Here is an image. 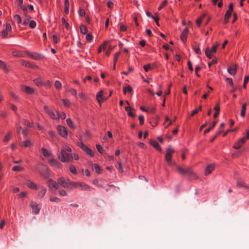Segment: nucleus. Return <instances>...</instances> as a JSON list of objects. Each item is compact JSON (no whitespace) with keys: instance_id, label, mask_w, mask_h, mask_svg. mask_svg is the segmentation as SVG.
I'll return each mask as SVG.
<instances>
[{"instance_id":"27","label":"nucleus","mask_w":249,"mask_h":249,"mask_svg":"<svg viewBox=\"0 0 249 249\" xmlns=\"http://www.w3.org/2000/svg\"><path fill=\"white\" fill-rule=\"evenodd\" d=\"M231 14L232 12L228 11L226 12L224 20V23H227L228 22H229V18L231 17Z\"/></svg>"},{"instance_id":"50","label":"nucleus","mask_w":249,"mask_h":249,"mask_svg":"<svg viewBox=\"0 0 249 249\" xmlns=\"http://www.w3.org/2000/svg\"><path fill=\"white\" fill-rule=\"evenodd\" d=\"M216 123V122H214L212 126H210L209 128L206 129L204 131V133L205 134L208 133L212 129H213Z\"/></svg>"},{"instance_id":"7","label":"nucleus","mask_w":249,"mask_h":249,"mask_svg":"<svg viewBox=\"0 0 249 249\" xmlns=\"http://www.w3.org/2000/svg\"><path fill=\"white\" fill-rule=\"evenodd\" d=\"M56 129L58 131L59 135L61 137H62L64 138H66L67 137V136H68L67 130L64 126L61 125H58L56 127Z\"/></svg>"},{"instance_id":"13","label":"nucleus","mask_w":249,"mask_h":249,"mask_svg":"<svg viewBox=\"0 0 249 249\" xmlns=\"http://www.w3.org/2000/svg\"><path fill=\"white\" fill-rule=\"evenodd\" d=\"M189 30L188 28H185L180 34V39L183 43H185L188 35Z\"/></svg>"},{"instance_id":"23","label":"nucleus","mask_w":249,"mask_h":249,"mask_svg":"<svg viewBox=\"0 0 249 249\" xmlns=\"http://www.w3.org/2000/svg\"><path fill=\"white\" fill-rule=\"evenodd\" d=\"M12 137V133L11 131H9L7 134H6L3 139V142L5 143H7L8 141L11 139Z\"/></svg>"},{"instance_id":"55","label":"nucleus","mask_w":249,"mask_h":249,"mask_svg":"<svg viewBox=\"0 0 249 249\" xmlns=\"http://www.w3.org/2000/svg\"><path fill=\"white\" fill-rule=\"evenodd\" d=\"M71 161L73 159L75 160H78L79 159V156L76 153L71 154Z\"/></svg>"},{"instance_id":"11","label":"nucleus","mask_w":249,"mask_h":249,"mask_svg":"<svg viewBox=\"0 0 249 249\" xmlns=\"http://www.w3.org/2000/svg\"><path fill=\"white\" fill-rule=\"evenodd\" d=\"M30 205L32 209V212L35 214L39 213L41 208L36 203L32 201L30 202Z\"/></svg>"},{"instance_id":"33","label":"nucleus","mask_w":249,"mask_h":249,"mask_svg":"<svg viewBox=\"0 0 249 249\" xmlns=\"http://www.w3.org/2000/svg\"><path fill=\"white\" fill-rule=\"evenodd\" d=\"M214 109L215 110V113L213 115V117L216 118L219 115L220 111V106L219 103L215 105L214 107Z\"/></svg>"},{"instance_id":"49","label":"nucleus","mask_w":249,"mask_h":249,"mask_svg":"<svg viewBox=\"0 0 249 249\" xmlns=\"http://www.w3.org/2000/svg\"><path fill=\"white\" fill-rule=\"evenodd\" d=\"M36 24L35 21L30 20L29 23V26L31 29H34L36 27Z\"/></svg>"},{"instance_id":"37","label":"nucleus","mask_w":249,"mask_h":249,"mask_svg":"<svg viewBox=\"0 0 249 249\" xmlns=\"http://www.w3.org/2000/svg\"><path fill=\"white\" fill-rule=\"evenodd\" d=\"M246 107H247V104L246 103L243 104L242 106V108H241L240 115L242 117H244L245 116L246 111Z\"/></svg>"},{"instance_id":"22","label":"nucleus","mask_w":249,"mask_h":249,"mask_svg":"<svg viewBox=\"0 0 249 249\" xmlns=\"http://www.w3.org/2000/svg\"><path fill=\"white\" fill-rule=\"evenodd\" d=\"M40 152L43 154V155L46 158L50 157L51 155V152L49 150L44 148H41L40 149Z\"/></svg>"},{"instance_id":"9","label":"nucleus","mask_w":249,"mask_h":249,"mask_svg":"<svg viewBox=\"0 0 249 249\" xmlns=\"http://www.w3.org/2000/svg\"><path fill=\"white\" fill-rule=\"evenodd\" d=\"M21 89L22 91L28 94H33L35 91L34 88L29 86L22 85Z\"/></svg>"},{"instance_id":"3","label":"nucleus","mask_w":249,"mask_h":249,"mask_svg":"<svg viewBox=\"0 0 249 249\" xmlns=\"http://www.w3.org/2000/svg\"><path fill=\"white\" fill-rule=\"evenodd\" d=\"M218 45L219 44L216 43L213 45L211 49H210L208 47L206 49L205 54L208 58L211 59L213 56V54L216 53Z\"/></svg>"},{"instance_id":"5","label":"nucleus","mask_w":249,"mask_h":249,"mask_svg":"<svg viewBox=\"0 0 249 249\" xmlns=\"http://www.w3.org/2000/svg\"><path fill=\"white\" fill-rule=\"evenodd\" d=\"M47 185L50 190H57L58 189V182L53 179H49L47 182Z\"/></svg>"},{"instance_id":"8","label":"nucleus","mask_w":249,"mask_h":249,"mask_svg":"<svg viewBox=\"0 0 249 249\" xmlns=\"http://www.w3.org/2000/svg\"><path fill=\"white\" fill-rule=\"evenodd\" d=\"M174 152V150L171 148H168L166 149L165 160L169 164H171L172 163V154Z\"/></svg>"},{"instance_id":"16","label":"nucleus","mask_w":249,"mask_h":249,"mask_svg":"<svg viewBox=\"0 0 249 249\" xmlns=\"http://www.w3.org/2000/svg\"><path fill=\"white\" fill-rule=\"evenodd\" d=\"M215 168V165L214 164H211L209 165L206 168L205 171V175L206 176L211 174L212 172L214 170Z\"/></svg>"},{"instance_id":"18","label":"nucleus","mask_w":249,"mask_h":249,"mask_svg":"<svg viewBox=\"0 0 249 249\" xmlns=\"http://www.w3.org/2000/svg\"><path fill=\"white\" fill-rule=\"evenodd\" d=\"M150 144L154 147L158 151H160L161 149L159 143L155 140H151L150 141Z\"/></svg>"},{"instance_id":"1","label":"nucleus","mask_w":249,"mask_h":249,"mask_svg":"<svg viewBox=\"0 0 249 249\" xmlns=\"http://www.w3.org/2000/svg\"><path fill=\"white\" fill-rule=\"evenodd\" d=\"M71 148L67 145L64 144L60 152L58 154L59 160L62 162H69L71 161Z\"/></svg>"},{"instance_id":"14","label":"nucleus","mask_w":249,"mask_h":249,"mask_svg":"<svg viewBox=\"0 0 249 249\" xmlns=\"http://www.w3.org/2000/svg\"><path fill=\"white\" fill-rule=\"evenodd\" d=\"M177 170L180 174H182V175L192 173V170L190 168L183 169L180 167H177Z\"/></svg>"},{"instance_id":"29","label":"nucleus","mask_w":249,"mask_h":249,"mask_svg":"<svg viewBox=\"0 0 249 249\" xmlns=\"http://www.w3.org/2000/svg\"><path fill=\"white\" fill-rule=\"evenodd\" d=\"M249 139V130H247L246 131V136L241 139H240L239 141L244 144V143L246 142L247 140Z\"/></svg>"},{"instance_id":"36","label":"nucleus","mask_w":249,"mask_h":249,"mask_svg":"<svg viewBox=\"0 0 249 249\" xmlns=\"http://www.w3.org/2000/svg\"><path fill=\"white\" fill-rule=\"evenodd\" d=\"M43 86L47 89H49L52 87V83L49 80H46L43 82Z\"/></svg>"},{"instance_id":"52","label":"nucleus","mask_w":249,"mask_h":249,"mask_svg":"<svg viewBox=\"0 0 249 249\" xmlns=\"http://www.w3.org/2000/svg\"><path fill=\"white\" fill-rule=\"evenodd\" d=\"M61 21L65 25V27L67 29H69L70 28V25H69V23L66 21V20L65 19V18H61Z\"/></svg>"},{"instance_id":"64","label":"nucleus","mask_w":249,"mask_h":249,"mask_svg":"<svg viewBox=\"0 0 249 249\" xmlns=\"http://www.w3.org/2000/svg\"><path fill=\"white\" fill-rule=\"evenodd\" d=\"M194 50L195 51L196 53H197L198 54H201V51H200V48H199V47L198 46H195L194 48Z\"/></svg>"},{"instance_id":"59","label":"nucleus","mask_w":249,"mask_h":249,"mask_svg":"<svg viewBox=\"0 0 249 249\" xmlns=\"http://www.w3.org/2000/svg\"><path fill=\"white\" fill-rule=\"evenodd\" d=\"M93 36L90 34H87L86 35V40L88 42H91L92 40Z\"/></svg>"},{"instance_id":"54","label":"nucleus","mask_w":249,"mask_h":249,"mask_svg":"<svg viewBox=\"0 0 249 249\" xmlns=\"http://www.w3.org/2000/svg\"><path fill=\"white\" fill-rule=\"evenodd\" d=\"M167 3V0H163L162 1V2L161 3V4H160V5L159 7L158 10H160L161 9H162L164 7H165L166 6Z\"/></svg>"},{"instance_id":"45","label":"nucleus","mask_w":249,"mask_h":249,"mask_svg":"<svg viewBox=\"0 0 249 249\" xmlns=\"http://www.w3.org/2000/svg\"><path fill=\"white\" fill-rule=\"evenodd\" d=\"M23 145L25 147H30L32 146V143L30 141L26 140L24 142Z\"/></svg>"},{"instance_id":"4","label":"nucleus","mask_w":249,"mask_h":249,"mask_svg":"<svg viewBox=\"0 0 249 249\" xmlns=\"http://www.w3.org/2000/svg\"><path fill=\"white\" fill-rule=\"evenodd\" d=\"M58 187L61 186L64 188H69V180L64 177H60L57 178Z\"/></svg>"},{"instance_id":"48","label":"nucleus","mask_w":249,"mask_h":249,"mask_svg":"<svg viewBox=\"0 0 249 249\" xmlns=\"http://www.w3.org/2000/svg\"><path fill=\"white\" fill-rule=\"evenodd\" d=\"M120 53H121L120 52H118L114 54V57H113V61L115 64H116L118 58Z\"/></svg>"},{"instance_id":"10","label":"nucleus","mask_w":249,"mask_h":249,"mask_svg":"<svg viewBox=\"0 0 249 249\" xmlns=\"http://www.w3.org/2000/svg\"><path fill=\"white\" fill-rule=\"evenodd\" d=\"M79 146L84 151L87 153V154L89 155L91 157L94 156V153L92 152V151L89 148L85 145L84 143H81Z\"/></svg>"},{"instance_id":"32","label":"nucleus","mask_w":249,"mask_h":249,"mask_svg":"<svg viewBox=\"0 0 249 249\" xmlns=\"http://www.w3.org/2000/svg\"><path fill=\"white\" fill-rule=\"evenodd\" d=\"M54 87L55 88V89L57 90H60L62 89V84L58 80L55 81L54 83Z\"/></svg>"},{"instance_id":"53","label":"nucleus","mask_w":249,"mask_h":249,"mask_svg":"<svg viewBox=\"0 0 249 249\" xmlns=\"http://www.w3.org/2000/svg\"><path fill=\"white\" fill-rule=\"evenodd\" d=\"M201 110V106L197 108L194 110L191 114V116H194L195 114H196L198 111Z\"/></svg>"},{"instance_id":"60","label":"nucleus","mask_w":249,"mask_h":249,"mask_svg":"<svg viewBox=\"0 0 249 249\" xmlns=\"http://www.w3.org/2000/svg\"><path fill=\"white\" fill-rule=\"evenodd\" d=\"M23 123L25 125H26V126H27L28 127H31V123L28 120H27L26 119H24L23 120Z\"/></svg>"},{"instance_id":"38","label":"nucleus","mask_w":249,"mask_h":249,"mask_svg":"<svg viewBox=\"0 0 249 249\" xmlns=\"http://www.w3.org/2000/svg\"><path fill=\"white\" fill-rule=\"evenodd\" d=\"M80 32L83 34H86L88 32V29L86 26L81 25L80 27Z\"/></svg>"},{"instance_id":"56","label":"nucleus","mask_w":249,"mask_h":249,"mask_svg":"<svg viewBox=\"0 0 249 249\" xmlns=\"http://www.w3.org/2000/svg\"><path fill=\"white\" fill-rule=\"evenodd\" d=\"M237 186L239 187H246L247 188L246 186H245V182L243 181H239L237 183Z\"/></svg>"},{"instance_id":"20","label":"nucleus","mask_w":249,"mask_h":249,"mask_svg":"<svg viewBox=\"0 0 249 249\" xmlns=\"http://www.w3.org/2000/svg\"><path fill=\"white\" fill-rule=\"evenodd\" d=\"M228 72L231 75H235L237 72L236 66L234 65L232 67H230L228 68Z\"/></svg>"},{"instance_id":"19","label":"nucleus","mask_w":249,"mask_h":249,"mask_svg":"<svg viewBox=\"0 0 249 249\" xmlns=\"http://www.w3.org/2000/svg\"><path fill=\"white\" fill-rule=\"evenodd\" d=\"M26 185L30 189L35 190H36L37 189L36 184L30 180L27 181Z\"/></svg>"},{"instance_id":"30","label":"nucleus","mask_w":249,"mask_h":249,"mask_svg":"<svg viewBox=\"0 0 249 249\" xmlns=\"http://www.w3.org/2000/svg\"><path fill=\"white\" fill-rule=\"evenodd\" d=\"M93 169L95 171V172L100 174L102 173V169L100 167V166L96 163H95L93 165Z\"/></svg>"},{"instance_id":"15","label":"nucleus","mask_w":249,"mask_h":249,"mask_svg":"<svg viewBox=\"0 0 249 249\" xmlns=\"http://www.w3.org/2000/svg\"><path fill=\"white\" fill-rule=\"evenodd\" d=\"M47 191V189L45 187L41 186L39 188V192L37 195L38 197L41 198L45 195Z\"/></svg>"},{"instance_id":"39","label":"nucleus","mask_w":249,"mask_h":249,"mask_svg":"<svg viewBox=\"0 0 249 249\" xmlns=\"http://www.w3.org/2000/svg\"><path fill=\"white\" fill-rule=\"evenodd\" d=\"M243 144L238 140L234 144L233 147L235 149H238L241 148Z\"/></svg>"},{"instance_id":"31","label":"nucleus","mask_w":249,"mask_h":249,"mask_svg":"<svg viewBox=\"0 0 249 249\" xmlns=\"http://www.w3.org/2000/svg\"><path fill=\"white\" fill-rule=\"evenodd\" d=\"M29 56L35 59V60H38L40 58V55L36 53H32L29 54Z\"/></svg>"},{"instance_id":"46","label":"nucleus","mask_w":249,"mask_h":249,"mask_svg":"<svg viewBox=\"0 0 249 249\" xmlns=\"http://www.w3.org/2000/svg\"><path fill=\"white\" fill-rule=\"evenodd\" d=\"M61 101L65 107H68L71 106V103L68 99H62Z\"/></svg>"},{"instance_id":"58","label":"nucleus","mask_w":249,"mask_h":249,"mask_svg":"<svg viewBox=\"0 0 249 249\" xmlns=\"http://www.w3.org/2000/svg\"><path fill=\"white\" fill-rule=\"evenodd\" d=\"M152 18L155 20V21H156V24L158 25V26H160L159 25V17L158 16V15L157 14H156L154 16H152Z\"/></svg>"},{"instance_id":"24","label":"nucleus","mask_w":249,"mask_h":249,"mask_svg":"<svg viewBox=\"0 0 249 249\" xmlns=\"http://www.w3.org/2000/svg\"><path fill=\"white\" fill-rule=\"evenodd\" d=\"M132 91V87L129 85H126L125 87H123V92L126 94L127 92L131 93Z\"/></svg>"},{"instance_id":"51","label":"nucleus","mask_w":249,"mask_h":249,"mask_svg":"<svg viewBox=\"0 0 249 249\" xmlns=\"http://www.w3.org/2000/svg\"><path fill=\"white\" fill-rule=\"evenodd\" d=\"M0 67L2 68L4 71H7L6 65L5 63L0 60Z\"/></svg>"},{"instance_id":"28","label":"nucleus","mask_w":249,"mask_h":249,"mask_svg":"<svg viewBox=\"0 0 249 249\" xmlns=\"http://www.w3.org/2000/svg\"><path fill=\"white\" fill-rule=\"evenodd\" d=\"M81 186L80 183L79 182H71L69 180V188L72 189L74 188H77L78 186Z\"/></svg>"},{"instance_id":"40","label":"nucleus","mask_w":249,"mask_h":249,"mask_svg":"<svg viewBox=\"0 0 249 249\" xmlns=\"http://www.w3.org/2000/svg\"><path fill=\"white\" fill-rule=\"evenodd\" d=\"M23 169H24L23 167H22L20 166H19V165L14 166L12 168L13 171H16V172L22 171V170H23Z\"/></svg>"},{"instance_id":"26","label":"nucleus","mask_w":249,"mask_h":249,"mask_svg":"<svg viewBox=\"0 0 249 249\" xmlns=\"http://www.w3.org/2000/svg\"><path fill=\"white\" fill-rule=\"evenodd\" d=\"M49 163L50 165L53 167H56V168H59L60 167V164L59 162H58L56 160L52 159L51 160L49 161Z\"/></svg>"},{"instance_id":"61","label":"nucleus","mask_w":249,"mask_h":249,"mask_svg":"<svg viewBox=\"0 0 249 249\" xmlns=\"http://www.w3.org/2000/svg\"><path fill=\"white\" fill-rule=\"evenodd\" d=\"M249 81V76H245L244 78V84H243L244 88H246L247 84L248 83Z\"/></svg>"},{"instance_id":"35","label":"nucleus","mask_w":249,"mask_h":249,"mask_svg":"<svg viewBox=\"0 0 249 249\" xmlns=\"http://www.w3.org/2000/svg\"><path fill=\"white\" fill-rule=\"evenodd\" d=\"M125 110L127 112V114L129 116L135 117V114L132 112L131 108L129 106L126 107L125 108Z\"/></svg>"},{"instance_id":"42","label":"nucleus","mask_w":249,"mask_h":249,"mask_svg":"<svg viewBox=\"0 0 249 249\" xmlns=\"http://www.w3.org/2000/svg\"><path fill=\"white\" fill-rule=\"evenodd\" d=\"M69 170L74 175L77 174V171L75 167L73 165H71L69 166Z\"/></svg>"},{"instance_id":"21","label":"nucleus","mask_w":249,"mask_h":249,"mask_svg":"<svg viewBox=\"0 0 249 249\" xmlns=\"http://www.w3.org/2000/svg\"><path fill=\"white\" fill-rule=\"evenodd\" d=\"M207 16V13H203L201 16H200L196 20V24L200 26L204 18Z\"/></svg>"},{"instance_id":"41","label":"nucleus","mask_w":249,"mask_h":249,"mask_svg":"<svg viewBox=\"0 0 249 249\" xmlns=\"http://www.w3.org/2000/svg\"><path fill=\"white\" fill-rule=\"evenodd\" d=\"M50 200L52 202L59 203L61 202V199L56 196H52L50 198Z\"/></svg>"},{"instance_id":"2","label":"nucleus","mask_w":249,"mask_h":249,"mask_svg":"<svg viewBox=\"0 0 249 249\" xmlns=\"http://www.w3.org/2000/svg\"><path fill=\"white\" fill-rule=\"evenodd\" d=\"M44 109L46 113L53 120H58V112L50 109L47 106H44Z\"/></svg>"},{"instance_id":"44","label":"nucleus","mask_w":249,"mask_h":249,"mask_svg":"<svg viewBox=\"0 0 249 249\" xmlns=\"http://www.w3.org/2000/svg\"><path fill=\"white\" fill-rule=\"evenodd\" d=\"M67 91L70 92L71 95L76 96L77 95V91L76 90L72 88L69 89H67Z\"/></svg>"},{"instance_id":"43","label":"nucleus","mask_w":249,"mask_h":249,"mask_svg":"<svg viewBox=\"0 0 249 249\" xmlns=\"http://www.w3.org/2000/svg\"><path fill=\"white\" fill-rule=\"evenodd\" d=\"M13 18H14V20H16L18 24L21 23L22 20H21V17H20L19 15H17V14L15 15L14 16Z\"/></svg>"},{"instance_id":"12","label":"nucleus","mask_w":249,"mask_h":249,"mask_svg":"<svg viewBox=\"0 0 249 249\" xmlns=\"http://www.w3.org/2000/svg\"><path fill=\"white\" fill-rule=\"evenodd\" d=\"M12 29L11 26L9 23L5 24V29L1 31V36L2 37H6L8 35V32L10 31Z\"/></svg>"},{"instance_id":"25","label":"nucleus","mask_w":249,"mask_h":249,"mask_svg":"<svg viewBox=\"0 0 249 249\" xmlns=\"http://www.w3.org/2000/svg\"><path fill=\"white\" fill-rule=\"evenodd\" d=\"M156 66L155 64H148L143 66V69L145 72H147L149 70L153 69Z\"/></svg>"},{"instance_id":"63","label":"nucleus","mask_w":249,"mask_h":249,"mask_svg":"<svg viewBox=\"0 0 249 249\" xmlns=\"http://www.w3.org/2000/svg\"><path fill=\"white\" fill-rule=\"evenodd\" d=\"M58 194L61 196H66L67 195V192L64 190H61L58 191Z\"/></svg>"},{"instance_id":"47","label":"nucleus","mask_w":249,"mask_h":249,"mask_svg":"<svg viewBox=\"0 0 249 249\" xmlns=\"http://www.w3.org/2000/svg\"><path fill=\"white\" fill-rule=\"evenodd\" d=\"M96 148L98 150V151L101 153V154H103V152H104V149L102 147V146L99 144H97L96 145Z\"/></svg>"},{"instance_id":"57","label":"nucleus","mask_w":249,"mask_h":249,"mask_svg":"<svg viewBox=\"0 0 249 249\" xmlns=\"http://www.w3.org/2000/svg\"><path fill=\"white\" fill-rule=\"evenodd\" d=\"M66 114L63 112H62L61 113H59L58 112V120L59 119H61L62 120H64L66 118Z\"/></svg>"},{"instance_id":"6","label":"nucleus","mask_w":249,"mask_h":249,"mask_svg":"<svg viewBox=\"0 0 249 249\" xmlns=\"http://www.w3.org/2000/svg\"><path fill=\"white\" fill-rule=\"evenodd\" d=\"M96 99L98 103L101 105L102 103L107 99V97L104 95V91L101 90L96 95Z\"/></svg>"},{"instance_id":"17","label":"nucleus","mask_w":249,"mask_h":249,"mask_svg":"<svg viewBox=\"0 0 249 249\" xmlns=\"http://www.w3.org/2000/svg\"><path fill=\"white\" fill-rule=\"evenodd\" d=\"M33 82L38 87H41L43 86L42 79L40 77L34 79L33 80Z\"/></svg>"},{"instance_id":"34","label":"nucleus","mask_w":249,"mask_h":249,"mask_svg":"<svg viewBox=\"0 0 249 249\" xmlns=\"http://www.w3.org/2000/svg\"><path fill=\"white\" fill-rule=\"evenodd\" d=\"M66 122L68 125L72 129H74L75 128L74 125L73 124V122L71 118H67L66 119Z\"/></svg>"},{"instance_id":"62","label":"nucleus","mask_w":249,"mask_h":249,"mask_svg":"<svg viewBox=\"0 0 249 249\" xmlns=\"http://www.w3.org/2000/svg\"><path fill=\"white\" fill-rule=\"evenodd\" d=\"M106 44L104 43L101 45L98 50V53H100L103 50H105L106 49Z\"/></svg>"}]
</instances>
